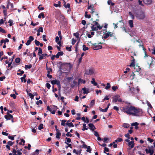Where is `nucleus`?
Returning a JSON list of instances; mask_svg holds the SVG:
<instances>
[{
	"instance_id": "nucleus-1",
	"label": "nucleus",
	"mask_w": 155,
	"mask_h": 155,
	"mask_svg": "<svg viewBox=\"0 0 155 155\" xmlns=\"http://www.w3.org/2000/svg\"><path fill=\"white\" fill-rule=\"evenodd\" d=\"M122 111L129 115L140 117L143 115V110L139 107L132 105H126L122 108Z\"/></svg>"
},
{
	"instance_id": "nucleus-2",
	"label": "nucleus",
	"mask_w": 155,
	"mask_h": 155,
	"mask_svg": "<svg viewBox=\"0 0 155 155\" xmlns=\"http://www.w3.org/2000/svg\"><path fill=\"white\" fill-rule=\"evenodd\" d=\"M136 18L139 20H143L145 18V15L144 12L142 11L138 12L135 14Z\"/></svg>"
},
{
	"instance_id": "nucleus-3",
	"label": "nucleus",
	"mask_w": 155,
	"mask_h": 155,
	"mask_svg": "<svg viewBox=\"0 0 155 155\" xmlns=\"http://www.w3.org/2000/svg\"><path fill=\"white\" fill-rule=\"evenodd\" d=\"M57 66L58 67H68L71 68L72 67V65L70 63H66L65 62H60L57 64Z\"/></svg>"
},
{
	"instance_id": "nucleus-4",
	"label": "nucleus",
	"mask_w": 155,
	"mask_h": 155,
	"mask_svg": "<svg viewBox=\"0 0 155 155\" xmlns=\"http://www.w3.org/2000/svg\"><path fill=\"white\" fill-rule=\"evenodd\" d=\"M132 58L133 59L131 60V63H130L129 66L132 67H139L140 66L139 65V64L135 62V59L133 56H131Z\"/></svg>"
},
{
	"instance_id": "nucleus-5",
	"label": "nucleus",
	"mask_w": 155,
	"mask_h": 155,
	"mask_svg": "<svg viewBox=\"0 0 155 155\" xmlns=\"http://www.w3.org/2000/svg\"><path fill=\"white\" fill-rule=\"evenodd\" d=\"M94 73V71L92 69L88 68L85 70V74L87 75L92 74Z\"/></svg>"
},
{
	"instance_id": "nucleus-6",
	"label": "nucleus",
	"mask_w": 155,
	"mask_h": 155,
	"mask_svg": "<svg viewBox=\"0 0 155 155\" xmlns=\"http://www.w3.org/2000/svg\"><path fill=\"white\" fill-rule=\"evenodd\" d=\"M130 90L133 94L138 93L139 89L138 88H135L134 87H131L130 88Z\"/></svg>"
},
{
	"instance_id": "nucleus-7",
	"label": "nucleus",
	"mask_w": 155,
	"mask_h": 155,
	"mask_svg": "<svg viewBox=\"0 0 155 155\" xmlns=\"http://www.w3.org/2000/svg\"><path fill=\"white\" fill-rule=\"evenodd\" d=\"M97 44L96 43L92 44V45L93 46V48L94 50H97L101 49L102 48V46L100 45H96Z\"/></svg>"
},
{
	"instance_id": "nucleus-8",
	"label": "nucleus",
	"mask_w": 155,
	"mask_h": 155,
	"mask_svg": "<svg viewBox=\"0 0 155 155\" xmlns=\"http://www.w3.org/2000/svg\"><path fill=\"white\" fill-rule=\"evenodd\" d=\"M113 33L110 32H107V33H105L104 34L103 38L104 39H106L109 36L110 37L113 36Z\"/></svg>"
},
{
	"instance_id": "nucleus-9",
	"label": "nucleus",
	"mask_w": 155,
	"mask_h": 155,
	"mask_svg": "<svg viewBox=\"0 0 155 155\" xmlns=\"http://www.w3.org/2000/svg\"><path fill=\"white\" fill-rule=\"evenodd\" d=\"M6 114H7L4 117L7 120H10L12 118H13V116L9 113V112H7Z\"/></svg>"
},
{
	"instance_id": "nucleus-10",
	"label": "nucleus",
	"mask_w": 155,
	"mask_h": 155,
	"mask_svg": "<svg viewBox=\"0 0 155 155\" xmlns=\"http://www.w3.org/2000/svg\"><path fill=\"white\" fill-rule=\"evenodd\" d=\"M51 83L52 84H57L58 86L60 87L61 84H60V82L59 80H54L51 81Z\"/></svg>"
},
{
	"instance_id": "nucleus-11",
	"label": "nucleus",
	"mask_w": 155,
	"mask_h": 155,
	"mask_svg": "<svg viewBox=\"0 0 155 155\" xmlns=\"http://www.w3.org/2000/svg\"><path fill=\"white\" fill-rule=\"evenodd\" d=\"M34 38L32 36H30L28 40L27 41V42L26 43L27 45H29L31 43V41L33 40Z\"/></svg>"
},
{
	"instance_id": "nucleus-12",
	"label": "nucleus",
	"mask_w": 155,
	"mask_h": 155,
	"mask_svg": "<svg viewBox=\"0 0 155 155\" xmlns=\"http://www.w3.org/2000/svg\"><path fill=\"white\" fill-rule=\"evenodd\" d=\"M120 96L118 94H117L115 95L113 98V101L115 103L117 102L118 100V99L120 98Z\"/></svg>"
},
{
	"instance_id": "nucleus-13",
	"label": "nucleus",
	"mask_w": 155,
	"mask_h": 155,
	"mask_svg": "<svg viewBox=\"0 0 155 155\" xmlns=\"http://www.w3.org/2000/svg\"><path fill=\"white\" fill-rule=\"evenodd\" d=\"M88 125L90 128V130L92 131H94V130L96 129V128L93 124H88Z\"/></svg>"
},
{
	"instance_id": "nucleus-14",
	"label": "nucleus",
	"mask_w": 155,
	"mask_h": 155,
	"mask_svg": "<svg viewBox=\"0 0 155 155\" xmlns=\"http://www.w3.org/2000/svg\"><path fill=\"white\" fill-rule=\"evenodd\" d=\"M88 9L91 10V14H93L94 12H95V10L94 8V6L93 5H90V6H89L88 7Z\"/></svg>"
},
{
	"instance_id": "nucleus-15",
	"label": "nucleus",
	"mask_w": 155,
	"mask_h": 155,
	"mask_svg": "<svg viewBox=\"0 0 155 155\" xmlns=\"http://www.w3.org/2000/svg\"><path fill=\"white\" fill-rule=\"evenodd\" d=\"M128 145L131 148H133L134 146V141H131L129 142L128 143Z\"/></svg>"
},
{
	"instance_id": "nucleus-16",
	"label": "nucleus",
	"mask_w": 155,
	"mask_h": 155,
	"mask_svg": "<svg viewBox=\"0 0 155 155\" xmlns=\"http://www.w3.org/2000/svg\"><path fill=\"white\" fill-rule=\"evenodd\" d=\"M82 91H83V93L84 94H87L89 93V89L87 88V89L85 87H84L82 89Z\"/></svg>"
},
{
	"instance_id": "nucleus-17",
	"label": "nucleus",
	"mask_w": 155,
	"mask_h": 155,
	"mask_svg": "<svg viewBox=\"0 0 155 155\" xmlns=\"http://www.w3.org/2000/svg\"><path fill=\"white\" fill-rule=\"evenodd\" d=\"M91 28L92 31H97V27L96 26L93 24H91Z\"/></svg>"
},
{
	"instance_id": "nucleus-18",
	"label": "nucleus",
	"mask_w": 155,
	"mask_h": 155,
	"mask_svg": "<svg viewBox=\"0 0 155 155\" xmlns=\"http://www.w3.org/2000/svg\"><path fill=\"white\" fill-rule=\"evenodd\" d=\"M86 82L85 81L83 80L81 78H79L78 80V84H80L81 83L85 84Z\"/></svg>"
},
{
	"instance_id": "nucleus-19",
	"label": "nucleus",
	"mask_w": 155,
	"mask_h": 155,
	"mask_svg": "<svg viewBox=\"0 0 155 155\" xmlns=\"http://www.w3.org/2000/svg\"><path fill=\"white\" fill-rule=\"evenodd\" d=\"M144 3L146 4H150L152 2V0H143Z\"/></svg>"
},
{
	"instance_id": "nucleus-20",
	"label": "nucleus",
	"mask_w": 155,
	"mask_h": 155,
	"mask_svg": "<svg viewBox=\"0 0 155 155\" xmlns=\"http://www.w3.org/2000/svg\"><path fill=\"white\" fill-rule=\"evenodd\" d=\"M141 68H134V72H133L134 75V76L135 75V74H134L136 72H139L141 70Z\"/></svg>"
},
{
	"instance_id": "nucleus-21",
	"label": "nucleus",
	"mask_w": 155,
	"mask_h": 155,
	"mask_svg": "<svg viewBox=\"0 0 155 155\" xmlns=\"http://www.w3.org/2000/svg\"><path fill=\"white\" fill-rule=\"evenodd\" d=\"M77 84V82L74 81L72 82L71 83V87L72 88H73Z\"/></svg>"
},
{
	"instance_id": "nucleus-22",
	"label": "nucleus",
	"mask_w": 155,
	"mask_h": 155,
	"mask_svg": "<svg viewBox=\"0 0 155 155\" xmlns=\"http://www.w3.org/2000/svg\"><path fill=\"white\" fill-rule=\"evenodd\" d=\"M63 54V52H58L57 54L55 55L56 57V58H59L60 56H62Z\"/></svg>"
},
{
	"instance_id": "nucleus-23",
	"label": "nucleus",
	"mask_w": 155,
	"mask_h": 155,
	"mask_svg": "<svg viewBox=\"0 0 155 155\" xmlns=\"http://www.w3.org/2000/svg\"><path fill=\"white\" fill-rule=\"evenodd\" d=\"M24 73V71H21L20 69L18 70L17 74L18 75H21Z\"/></svg>"
},
{
	"instance_id": "nucleus-24",
	"label": "nucleus",
	"mask_w": 155,
	"mask_h": 155,
	"mask_svg": "<svg viewBox=\"0 0 155 155\" xmlns=\"http://www.w3.org/2000/svg\"><path fill=\"white\" fill-rule=\"evenodd\" d=\"M92 81L91 83L92 84H93L94 86H97V83L95 82V79L94 78H92Z\"/></svg>"
},
{
	"instance_id": "nucleus-25",
	"label": "nucleus",
	"mask_w": 155,
	"mask_h": 155,
	"mask_svg": "<svg viewBox=\"0 0 155 155\" xmlns=\"http://www.w3.org/2000/svg\"><path fill=\"white\" fill-rule=\"evenodd\" d=\"M26 75L25 74H24L23 75V77L21 78V80L22 82H23V79H24V82L25 83L26 82V80L25 79V78L26 77Z\"/></svg>"
},
{
	"instance_id": "nucleus-26",
	"label": "nucleus",
	"mask_w": 155,
	"mask_h": 155,
	"mask_svg": "<svg viewBox=\"0 0 155 155\" xmlns=\"http://www.w3.org/2000/svg\"><path fill=\"white\" fill-rule=\"evenodd\" d=\"M73 35H74L77 38L78 40H80V38H79V34L78 32H77L76 33H74Z\"/></svg>"
},
{
	"instance_id": "nucleus-27",
	"label": "nucleus",
	"mask_w": 155,
	"mask_h": 155,
	"mask_svg": "<svg viewBox=\"0 0 155 155\" xmlns=\"http://www.w3.org/2000/svg\"><path fill=\"white\" fill-rule=\"evenodd\" d=\"M66 125H67L69 127H74V125L72 123H66Z\"/></svg>"
},
{
	"instance_id": "nucleus-28",
	"label": "nucleus",
	"mask_w": 155,
	"mask_h": 155,
	"mask_svg": "<svg viewBox=\"0 0 155 155\" xmlns=\"http://www.w3.org/2000/svg\"><path fill=\"white\" fill-rule=\"evenodd\" d=\"M85 148L87 149V150H86L87 152H89L90 153H91L92 149L91 148L90 146H87Z\"/></svg>"
},
{
	"instance_id": "nucleus-29",
	"label": "nucleus",
	"mask_w": 155,
	"mask_h": 155,
	"mask_svg": "<svg viewBox=\"0 0 155 155\" xmlns=\"http://www.w3.org/2000/svg\"><path fill=\"white\" fill-rule=\"evenodd\" d=\"M85 17L86 18H91V15H88L87 14V12H85Z\"/></svg>"
},
{
	"instance_id": "nucleus-30",
	"label": "nucleus",
	"mask_w": 155,
	"mask_h": 155,
	"mask_svg": "<svg viewBox=\"0 0 155 155\" xmlns=\"http://www.w3.org/2000/svg\"><path fill=\"white\" fill-rule=\"evenodd\" d=\"M108 110V108H106L105 109H104L102 108H101L100 107L99 110L101 111L106 112Z\"/></svg>"
},
{
	"instance_id": "nucleus-31",
	"label": "nucleus",
	"mask_w": 155,
	"mask_h": 155,
	"mask_svg": "<svg viewBox=\"0 0 155 155\" xmlns=\"http://www.w3.org/2000/svg\"><path fill=\"white\" fill-rule=\"evenodd\" d=\"M39 59L40 60L44 59L46 58V57L44 56V54L39 55Z\"/></svg>"
},
{
	"instance_id": "nucleus-32",
	"label": "nucleus",
	"mask_w": 155,
	"mask_h": 155,
	"mask_svg": "<svg viewBox=\"0 0 155 155\" xmlns=\"http://www.w3.org/2000/svg\"><path fill=\"white\" fill-rule=\"evenodd\" d=\"M14 56H15V55L13 56L12 57V58L11 61V62H9V63L8 64V68L9 67L11 66V64H12V62L13 61V59H14Z\"/></svg>"
},
{
	"instance_id": "nucleus-33",
	"label": "nucleus",
	"mask_w": 155,
	"mask_h": 155,
	"mask_svg": "<svg viewBox=\"0 0 155 155\" xmlns=\"http://www.w3.org/2000/svg\"><path fill=\"white\" fill-rule=\"evenodd\" d=\"M80 142L81 143H83V145L81 147L82 148H85L86 147H87V145L85 144V143L82 140H81L80 141Z\"/></svg>"
},
{
	"instance_id": "nucleus-34",
	"label": "nucleus",
	"mask_w": 155,
	"mask_h": 155,
	"mask_svg": "<svg viewBox=\"0 0 155 155\" xmlns=\"http://www.w3.org/2000/svg\"><path fill=\"white\" fill-rule=\"evenodd\" d=\"M26 92L30 96V98H31V99H32L34 98V95L33 94H32L31 93H28V91L27 90H26Z\"/></svg>"
},
{
	"instance_id": "nucleus-35",
	"label": "nucleus",
	"mask_w": 155,
	"mask_h": 155,
	"mask_svg": "<svg viewBox=\"0 0 155 155\" xmlns=\"http://www.w3.org/2000/svg\"><path fill=\"white\" fill-rule=\"evenodd\" d=\"M47 70V74H50V73H52V68H46Z\"/></svg>"
},
{
	"instance_id": "nucleus-36",
	"label": "nucleus",
	"mask_w": 155,
	"mask_h": 155,
	"mask_svg": "<svg viewBox=\"0 0 155 155\" xmlns=\"http://www.w3.org/2000/svg\"><path fill=\"white\" fill-rule=\"evenodd\" d=\"M67 120H61V124L62 126H64L66 124L65 122H66Z\"/></svg>"
},
{
	"instance_id": "nucleus-37",
	"label": "nucleus",
	"mask_w": 155,
	"mask_h": 155,
	"mask_svg": "<svg viewBox=\"0 0 155 155\" xmlns=\"http://www.w3.org/2000/svg\"><path fill=\"white\" fill-rule=\"evenodd\" d=\"M41 17L43 18H44L45 17L44 14L43 13H41L38 16V18H41Z\"/></svg>"
},
{
	"instance_id": "nucleus-38",
	"label": "nucleus",
	"mask_w": 155,
	"mask_h": 155,
	"mask_svg": "<svg viewBox=\"0 0 155 155\" xmlns=\"http://www.w3.org/2000/svg\"><path fill=\"white\" fill-rule=\"evenodd\" d=\"M129 24L130 27L132 28L133 27V23L132 20H130L129 21Z\"/></svg>"
},
{
	"instance_id": "nucleus-39",
	"label": "nucleus",
	"mask_w": 155,
	"mask_h": 155,
	"mask_svg": "<svg viewBox=\"0 0 155 155\" xmlns=\"http://www.w3.org/2000/svg\"><path fill=\"white\" fill-rule=\"evenodd\" d=\"M61 135V134L60 132H57L56 133V138L59 139L60 138V136Z\"/></svg>"
},
{
	"instance_id": "nucleus-40",
	"label": "nucleus",
	"mask_w": 155,
	"mask_h": 155,
	"mask_svg": "<svg viewBox=\"0 0 155 155\" xmlns=\"http://www.w3.org/2000/svg\"><path fill=\"white\" fill-rule=\"evenodd\" d=\"M130 126V125L128 124H124L123 125V127H124L127 128Z\"/></svg>"
},
{
	"instance_id": "nucleus-41",
	"label": "nucleus",
	"mask_w": 155,
	"mask_h": 155,
	"mask_svg": "<svg viewBox=\"0 0 155 155\" xmlns=\"http://www.w3.org/2000/svg\"><path fill=\"white\" fill-rule=\"evenodd\" d=\"M37 31L38 33H39L40 32H43V28L42 27H39Z\"/></svg>"
},
{
	"instance_id": "nucleus-42",
	"label": "nucleus",
	"mask_w": 155,
	"mask_h": 155,
	"mask_svg": "<svg viewBox=\"0 0 155 155\" xmlns=\"http://www.w3.org/2000/svg\"><path fill=\"white\" fill-rule=\"evenodd\" d=\"M88 129V128L86 127V124H83V128L82 129V130L84 131L85 130H87Z\"/></svg>"
},
{
	"instance_id": "nucleus-43",
	"label": "nucleus",
	"mask_w": 155,
	"mask_h": 155,
	"mask_svg": "<svg viewBox=\"0 0 155 155\" xmlns=\"http://www.w3.org/2000/svg\"><path fill=\"white\" fill-rule=\"evenodd\" d=\"M43 128V124H40L38 127V129L39 130H41Z\"/></svg>"
},
{
	"instance_id": "nucleus-44",
	"label": "nucleus",
	"mask_w": 155,
	"mask_h": 155,
	"mask_svg": "<svg viewBox=\"0 0 155 155\" xmlns=\"http://www.w3.org/2000/svg\"><path fill=\"white\" fill-rule=\"evenodd\" d=\"M42 49L40 48H38V55H40V54H42Z\"/></svg>"
},
{
	"instance_id": "nucleus-45",
	"label": "nucleus",
	"mask_w": 155,
	"mask_h": 155,
	"mask_svg": "<svg viewBox=\"0 0 155 155\" xmlns=\"http://www.w3.org/2000/svg\"><path fill=\"white\" fill-rule=\"evenodd\" d=\"M2 91H2V94L4 95L6 94H8V91H5L3 89L2 90Z\"/></svg>"
},
{
	"instance_id": "nucleus-46",
	"label": "nucleus",
	"mask_w": 155,
	"mask_h": 155,
	"mask_svg": "<svg viewBox=\"0 0 155 155\" xmlns=\"http://www.w3.org/2000/svg\"><path fill=\"white\" fill-rule=\"evenodd\" d=\"M95 104V101L94 100H92L90 104V106L91 107H92Z\"/></svg>"
},
{
	"instance_id": "nucleus-47",
	"label": "nucleus",
	"mask_w": 155,
	"mask_h": 155,
	"mask_svg": "<svg viewBox=\"0 0 155 155\" xmlns=\"http://www.w3.org/2000/svg\"><path fill=\"white\" fill-rule=\"evenodd\" d=\"M110 87V85L109 83H107V86L105 87V89H108Z\"/></svg>"
},
{
	"instance_id": "nucleus-48",
	"label": "nucleus",
	"mask_w": 155,
	"mask_h": 155,
	"mask_svg": "<svg viewBox=\"0 0 155 155\" xmlns=\"http://www.w3.org/2000/svg\"><path fill=\"white\" fill-rule=\"evenodd\" d=\"M8 145H9V146H11L13 145L14 144V142H12L11 141H9L7 142Z\"/></svg>"
},
{
	"instance_id": "nucleus-49",
	"label": "nucleus",
	"mask_w": 155,
	"mask_h": 155,
	"mask_svg": "<svg viewBox=\"0 0 155 155\" xmlns=\"http://www.w3.org/2000/svg\"><path fill=\"white\" fill-rule=\"evenodd\" d=\"M15 136L14 135V136H12L9 135L8 136V137L9 139L11 140H14V136Z\"/></svg>"
},
{
	"instance_id": "nucleus-50",
	"label": "nucleus",
	"mask_w": 155,
	"mask_h": 155,
	"mask_svg": "<svg viewBox=\"0 0 155 155\" xmlns=\"http://www.w3.org/2000/svg\"><path fill=\"white\" fill-rule=\"evenodd\" d=\"M83 50L84 51L87 50L88 49V48L86 47V45H83Z\"/></svg>"
},
{
	"instance_id": "nucleus-51",
	"label": "nucleus",
	"mask_w": 155,
	"mask_h": 155,
	"mask_svg": "<svg viewBox=\"0 0 155 155\" xmlns=\"http://www.w3.org/2000/svg\"><path fill=\"white\" fill-rule=\"evenodd\" d=\"M20 58H17L15 59V61L16 63H19L20 61Z\"/></svg>"
},
{
	"instance_id": "nucleus-52",
	"label": "nucleus",
	"mask_w": 155,
	"mask_h": 155,
	"mask_svg": "<svg viewBox=\"0 0 155 155\" xmlns=\"http://www.w3.org/2000/svg\"><path fill=\"white\" fill-rule=\"evenodd\" d=\"M139 124L137 122H135L134 123H133L131 124V125L132 126H138Z\"/></svg>"
},
{
	"instance_id": "nucleus-53",
	"label": "nucleus",
	"mask_w": 155,
	"mask_h": 155,
	"mask_svg": "<svg viewBox=\"0 0 155 155\" xmlns=\"http://www.w3.org/2000/svg\"><path fill=\"white\" fill-rule=\"evenodd\" d=\"M130 16L131 17V18L132 19H134V15L132 14L131 12H129V13Z\"/></svg>"
},
{
	"instance_id": "nucleus-54",
	"label": "nucleus",
	"mask_w": 155,
	"mask_h": 155,
	"mask_svg": "<svg viewBox=\"0 0 155 155\" xmlns=\"http://www.w3.org/2000/svg\"><path fill=\"white\" fill-rule=\"evenodd\" d=\"M106 151L107 152H108L109 151V149L106 147H105L104 148V153H106Z\"/></svg>"
},
{
	"instance_id": "nucleus-55",
	"label": "nucleus",
	"mask_w": 155,
	"mask_h": 155,
	"mask_svg": "<svg viewBox=\"0 0 155 155\" xmlns=\"http://www.w3.org/2000/svg\"><path fill=\"white\" fill-rule=\"evenodd\" d=\"M154 151L153 150L149 149V153L150 154V155H152Z\"/></svg>"
},
{
	"instance_id": "nucleus-56",
	"label": "nucleus",
	"mask_w": 155,
	"mask_h": 155,
	"mask_svg": "<svg viewBox=\"0 0 155 155\" xmlns=\"http://www.w3.org/2000/svg\"><path fill=\"white\" fill-rule=\"evenodd\" d=\"M147 140L149 141L150 143L153 142L154 140L153 139H151L150 137H148L147 138Z\"/></svg>"
},
{
	"instance_id": "nucleus-57",
	"label": "nucleus",
	"mask_w": 155,
	"mask_h": 155,
	"mask_svg": "<svg viewBox=\"0 0 155 155\" xmlns=\"http://www.w3.org/2000/svg\"><path fill=\"white\" fill-rule=\"evenodd\" d=\"M65 2L64 5L66 8H69L70 7V5L69 3H68L67 5H65Z\"/></svg>"
},
{
	"instance_id": "nucleus-58",
	"label": "nucleus",
	"mask_w": 155,
	"mask_h": 155,
	"mask_svg": "<svg viewBox=\"0 0 155 155\" xmlns=\"http://www.w3.org/2000/svg\"><path fill=\"white\" fill-rule=\"evenodd\" d=\"M112 88L114 91H115L117 89H118V87L117 86H113L112 87Z\"/></svg>"
},
{
	"instance_id": "nucleus-59",
	"label": "nucleus",
	"mask_w": 155,
	"mask_h": 155,
	"mask_svg": "<svg viewBox=\"0 0 155 155\" xmlns=\"http://www.w3.org/2000/svg\"><path fill=\"white\" fill-rule=\"evenodd\" d=\"M108 4L109 5H113L114 4L110 0H109L107 2Z\"/></svg>"
},
{
	"instance_id": "nucleus-60",
	"label": "nucleus",
	"mask_w": 155,
	"mask_h": 155,
	"mask_svg": "<svg viewBox=\"0 0 155 155\" xmlns=\"http://www.w3.org/2000/svg\"><path fill=\"white\" fill-rule=\"evenodd\" d=\"M32 67V65L31 64H29V65H25V68H31Z\"/></svg>"
},
{
	"instance_id": "nucleus-61",
	"label": "nucleus",
	"mask_w": 155,
	"mask_h": 155,
	"mask_svg": "<svg viewBox=\"0 0 155 155\" xmlns=\"http://www.w3.org/2000/svg\"><path fill=\"white\" fill-rule=\"evenodd\" d=\"M39 104H42V101L41 100H39V101H37L36 102V104L37 105H38Z\"/></svg>"
},
{
	"instance_id": "nucleus-62",
	"label": "nucleus",
	"mask_w": 155,
	"mask_h": 155,
	"mask_svg": "<svg viewBox=\"0 0 155 155\" xmlns=\"http://www.w3.org/2000/svg\"><path fill=\"white\" fill-rule=\"evenodd\" d=\"M10 96L12 97H13L14 99H15L16 98V96L15 94H12L10 95Z\"/></svg>"
},
{
	"instance_id": "nucleus-63",
	"label": "nucleus",
	"mask_w": 155,
	"mask_h": 155,
	"mask_svg": "<svg viewBox=\"0 0 155 155\" xmlns=\"http://www.w3.org/2000/svg\"><path fill=\"white\" fill-rule=\"evenodd\" d=\"M17 153L18 155H21L22 154V153L20 152V151L22 150V149H21L20 150H17Z\"/></svg>"
},
{
	"instance_id": "nucleus-64",
	"label": "nucleus",
	"mask_w": 155,
	"mask_h": 155,
	"mask_svg": "<svg viewBox=\"0 0 155 155\" xmlns=\"http://www.w3.org/2000/svg\"><path fill=\"white\" fill-rule=\"evenodd\" d=\"M8 22L10 24L9 25L11 26L12 25L13 21L12 20H9Z\"/></svg>"
}]
</instances>
